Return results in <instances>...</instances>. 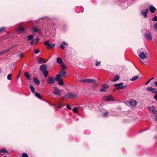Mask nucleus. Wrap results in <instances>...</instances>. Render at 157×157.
<instances>
[{"mask_svg":"<svg viewBox=\"0 0 157 157\" xmlns=\"http://www.w3.org/2000/svg\"><path fill=\"white\" fill-rule=\"evenodd\" d=\"M60 47L63 49H64L65 48V47H64V45H63V44H61L60 45Z\"/></svg>","mask_w":157,"mask_h":157,"instance_id":"nucleus-47","label":"nucleus"},{"mask_svg":"<svg viewBox=\"0 0 157 157\" xmlns=\"http://www.w3.org/2000/svg\"><path fill=\"white\" fill-rule=\"evenodd\" d=\"M155 118H157V115L155 117Z\"/></svg>","mask_w":157,"mask_h":157,"instance_id":"nucleus-63","label":"nucleus"},{"mask_svg":"<svg viewBox=\"0 0 157 157\" xmlns=\"http://www.w3.org/2000/svg\"><path fill=\"white\" fill-rule=\"evenodd\" d=\"M42 72H43V74L44 76H45V77H46L47 76L48 71V70H47L44 71Z\"/></svg>","mask_w":157,"mask_h":157,"instance_id":"nucleus-21","label":"nucleus"},{"mask_svg":"<svg viewBox=\"0 0 157 157\" xmlns=\"http://www.w3.org/2000/svg\"><path fill=\"white\" fill-rule=\"evenodd\" d=\"M86 79H82L79 80L80 82H85L86 83Z\"/></svg>","mask_w":157,"mask_h":157,"instance_id":"nucleus-41","label":"nucleus"},{"mask_svg":"<svg viewBox=\"0 0 157 157\" xmlns=\"http://www.w3.org/2000/svg\"><path fill=\"white\" fill-rule=\"evenodd\" d=\"M144 36L146 38L149 40H152L151 33L149 31H146L145 33Z\"/></svg>","mask_w":157,"mask_h":157,"instance_id":"nucleus-5","label":"nucleus"},{"mask_svg":"<svg viewBox=\"0 0 157 157\" xmlns=\"http://www.w3.org/2000/svg\"><path fill=\"white\" fill-rule=\"evenodd\" d=\"M62 106H61V105H59L57 106V107L59 108H60L61 107H62Z\"/></svg>","mask_w":157,"mask_h":157,"instance_id":"nucleus-52","label":"nucleus"},{"mask_svg":"<svg viewBox=\"0 0 157 157\" xmlns=\"http://www.w3.org/2000/svg\"><path fill=\"white\" fill-rule=\"evenodd\" d=\"M30 90H31V91H32V92L34 93L35 92V88H34L30 84Z\"/></svg>","mask_w":157,"mask_h":157,"instance_id":"nucleus-28","label":"nucleus"},{"mask_svg":"<svg viewBox=\"0 0 157 157\" xmlns=\"http://www.w3.org/2000/svg\"><path fill=\"white\" fill-rule=\"evenodd\" d=\"M4 157H7V156H4Z\"/></svg>","mask_w":157,"mask_h":157,"instance_id":"nucleus-64","label":"nucleus"},{"mask_svg":"<svg viewBox=\"0 0 157 157\" xmlns=\"http://www.w3.org/2000/svg\"><path fill=\"white\" fill-rule=\"evenodd\" d=\"M32 31L34 33H40L41 32V29L37 26H33L32 28Z\"/></svg>","mask_w":157,"mask_h":157,"instance_id":"nucleus-7","label":"nucleus"},{"mask_svg":"<svg viewBox=\"0 0 157 157\" xmlns=\"http://www.w3.org/2000/svg\"><path fill=\"white\" fill-rule=\"evenodd\" d=\"M96 80L91 79H86V83H95Z\"/></svg>","mask_w":157,"mask_h":157,"instance_id":"nucleus-16","label":"nucleus"},{"mask_svg":"<svg viewBox=\"0 0 157 157\" xmlns=\"http://www.w3.org/2000/svg\"><path fill=\"white\" fill-rule=\"evenodd\" d=\"M129 104L132 106L135 107L137 105V102L135 100H131L129 101Z\"/></svg>","mask_w":157,"mask_h":157,"instance_id":"nucleus-10","label":"nucleus"},{"mask_svg":"<svg viewBox=\"0 0 157 157\" xmlns=\"http://www.w3.org/2000/svg\"><path fill=\"white\" fill-rule=\"evenodd\" d=\"M150 10L151 12L152 13H154L155 11L156 10L155 8L153 6H150Z\"/></svg>","mask_w":157,"mask_h":157,"instance_id":"nucleus-19","label":"nucleus"},{"mask_svg":"<svg viewBox=\"0 0 157 157\" xmlns=\"http://www.w3.org/2000/svg\"><path fill=\"white\" fill-rule=\"evenodd\" d=\"M35 95L36 97L38 98H39L41 99L40 95L39 93L37 92H35Z\"/></svg>","mask_w":157,"mask_h":157,"instance_id":"nucleus-25","label":"nucleus"},{"mask_svg":"<svg viewBox=\"0 0 157 157\" xmlns=\"http://www.w3.org/2000/svg\"><path fill=\"white\" fill-rule=\"evenodd\" d=\"M152 21H157V16H155L152 19Z\"/></svg>","mask_w":157,"mask_h":157,"instance_id":"nucleus-38","label":"nucleus"},{"mask_svg":"<svg viewBox=\"0 0 157 157\" xmlns=\"http://www.w3.org/2000/svg\"><path fill=\"white\" fill-rule=\"evenodd\" d=\"M105 100L106 101H114V100L113 99V97H112V96H110V95L109 96H107V97H106V98Z\"/></svg>","mask_w":157,"mask_h":157,"instance_id":"nucleus-18","label":"nucleus"},{"mask_svg":"<svg viewBox=\"0 0 157 157\" xmlns=\"http://www.w3.org/2000/svg\"><path fill=\"white\" fill-rule=\"evenodd\" d=\"M47 70V65L45 64H42L40 67V70L41 72H42Z\"/></svg>","mask_w":157,"mask_h":157,"instance_id":"nucleus-14","label":"nucleus"},{"mask_svg":"<svg viewBox=\"0 0 157 157\" xmlns=\"http://www.w3.org/2000/svg\"><path fill=\"white\" fill-rule=\"evenodd\" d=\"M140 61L142 63V64H144V63L142 62L141 60H140Z\"/></svg>","mask_w":157,"mask_h":157,"instance_id":"nucleus-60","label":"nucleus"},{"mask_svg":"<svg viewBox=\"0 0 157 157\" xmlns=\"http://www.w3.org/2000/svg\"><path fill=\"white\" fill-rule=\"evenodd\" d=\"M113 90H114V91H115L116 90H117L116 89V88H115V89H114Z\"/></svg>","mask_w":157,"mask_h":157,"instance_id":"nucleus-59","label":"nucleus"},{"mask_svg":"<svg viewBox=\"0 0 157 157\" xmlns=\"http://www.w3.org/2000/svg\"><path fill=\"white\" fill-rule=\"evenodd\" d=\"M108 114V112L107 111H105L103 113V117H107Z\"/></svg>","mask_w":157,"mask_h":157,"instance_id":"nucleus-33","label":"nucleus"},{"mask_svg":"<svg viewBox=\"0 0 157 157\" xmlns=\"http://www.w3.org/2000/svg\"><path fill=\"white\" fill-rule=\"evenodd\" d=\"M10 49H6L4 51H3L2 52H0V55L3 54L9 51Z\"/></svg>","mask_w":157,"mask_h":157,"instance_id":"nucleus-30","label":"nucleus"},{"mask_svg":"<svg viewBox=\"0 0 157 157\" xmlns=\"http://www.w3.org/2000/svg\"><path fill=\"white\" fill-rule=\"evenodd\" d=\"M139 77V76H134L132 78L130 79V80L132 81H135L138 79Z\"/></svg>","mask_w":157,"mask_h":157,"instance_id":"nucleus-20","label":"nucleus"},{"mask_svg":"<svg viewBox=\"0 0 157 157\" xmlns=\"http://www.w3.org/2000/svg\"><path fill=\"white\" fill-rule=\"evenodd\" d=\"M22 157H28V156L27 153H23L22 154Z\"/></svg>","mask_w":157,"mask_h":157,"instance_id":"nucleus-37","label":"nucleus"},{"mask_svg":"<svg viewBox=\"0 0 157 157\" xmlns=\"http://www.w3.org/2000/svg\"><path fill=\"white\" fill-rule=\"evenodd\" d=\"M154 121L155 123H157V118H155L154 120Z\"/></svg>","mask_w":157,"mask_h":157,"instance_id":"nucleus-54","label":"nucleus"},{"mask_svg":"<svg viewBox=\"0 0 157 157\" xmlns=\"http://www.w3.org/2000/svg\"><path fill=\"white\" fill-rule=\"evenodd\" d=\"M155 95L154 96V98L157 101V94H155Z\"/></svg>","mask_w":157,"mask_h":157,"instance_id":"nucleus-50","label":"nucleus"},{"mask_svg":"<svg viewBox=\"0 0 157 157\" xmlns=\"http://www.w3.org/2000/svg\"><path fill=\"white\" fill-rule=\"evenodd\" d=\"M49 41L48 40H47L46 42L44 43V44L48 47L50 44L49 43Z\"/></svg>","mask_w":157,"mask_h":157,"instance_id":"nucleus-34","label":"nucleus"},{"mask_svg":"<svg viewBox=\"0 0 157 157\" xmlns=\"http://www.w3.org/2000/svg\"><path fill=\"white\" fill-rule=\"evenodd\" d=\"M119 77L118 75H116L114 78V79L112 80V81L115 82L117 81L119 78Z\"/></svg>","mask_w":157,"mask_h":157,"instance_id":"nucleus-23","label":"nucleus"},{"mask_svg":"<svg viewBox=\"0 0 157 157\" xmlns=\"http://www.w3.org/2000/svg\"><path fill=\"white\" fill-rule=\"evenodd\" d=\"M143 49L141 48L138 50V53H139V57L142 59H144L146 57V54L143 51Z\"/></svg>","mask_w":157,"mask_h":157,"instance_id":"nucleus-2","label":"nucleus"},{"mask_svg":"<svg viewBox=\"0 0 157 157\" xmlns=\"http://www.w3.org/2000/svg\"><path fill=\"white\" fill-rule=\"evenodd\" d=\"M127 87V85H125L124 86L122 85L121 87V89H125Z\"/></svg>","mask_w":157,"mask_h":157,"instance_id":"nucleus-43","label":"nucleus"},{"mask_svg":"<svg viewBox=\"0 0 157 157\" xmlns=\"http://www.w3.org/2000/svg\"><path fill=\"white\" fill-rule=\"evenodd\" d=\"M33 41L34 42V43L36 44L37 43V42L38 41L39 39L38 38H35V39H33Z\"/></svg>","mask_w":157,"mask_h":157,"instance_id":"nucleus-40","label":"nucleus"},{"mask_svg":"<svg viewBox=\"0 0 157 157\" xmlns=\"http://www.w3.org/2000/svg\"><path fill=\"white\" fill-rule=\"evenodd\" d=\"M148 11V9H146L145 10H142L141 12V13L142 15L144 16V18H146L147 17V13Z\"/></svg>","mask_w":157,"mask_h":157,"instance_id":"nucleus-15","label":"nucleus"},{"mask_svg":"<svg viewBox=\"0 0 157 157\" xmlns=\"http://www.w3.org/2000/svg\"><path fill=\"white\" fill-rule=\"evenodd\" d=\"M147 90L148 91H151L152 93H154L155 94H157V91L155 88H152L150 87L147 88Z\"/></svg>","mask_w":157,"mask_h":157,"instance_id":"nucleus-11","label":"nucleus"},{"mask_svg":"<svg viewBox=\"0 0 157 157\" xmlns=\"http://www.w3.org/2000/svg\"><path fill=\"white\" fill-rule=\"evenodd\" d=\"M34 43V42L33 41V40L30 43V44L31 45H33Z\"/></svg>","mask_w":157,"mask_h":157,"instance_id":"nucleus-51","label":"nucleus"},{"mask_svg":"<svg viewBox=\"0 0 157 157\" xmlns=\"http://www.w3.org/2000/svg\"><path fill=\"white\" fill-rule=\"evenodd\" d=\"M55 44L54 43L50 44L48 48H53L55 47Z\"/></svg>","mask_w":157,"mask_h":157,"instance_id":"nucleus-31","label":"nucleus"},{"mask_svg":"<svg viewBox=\"0 0 157 157\" xmlns=\"http://www.w3.org/2000/svg\"><path fill=\"white\" fill-rule=\"evenodd\" d=\"M62 44L63 45L67 46V44L65 41H63L62 43Z\"/></svg>","mask_w":157,"mask_h":157,"instance_id":"nucleus-42","label":"nucleus"},{"mask_svg":"<svg viewBox=\"0 0 157 157\" xmlns=\"http://www.w3.org/2000/svg\"><path fill=\"white\" fill-rule=\"evenodd\" d=\"M77 97V95L71 93H67L65 96L63 97V98H74Z\"/></svg>","mask_w":157,"mask_h":157,"instance_id":"nucleus-3","label":"nucleus"},{"mask_svg":"<svg viewBox=\"0 0 157 157\" xmlns=\"http://www.w3.org/2000/svg\"><path fill=\"white\" fill-rule=\"evenodd\" d=\"M64 66H63V68L59 72V74L63 77H65L66 75V72L64 70Z\"/></svg>","mask_w":157,"mask_h":157,"instance_id":"nucleus-12","label":"nucleus"},{"mask_svg":"<svg viewBox=\"0 0 157 157\" xmlns=\"http://www.w3.org/2000/svg\"><path fill=\"white\" fill-rule=\"evenodd\" d=\"M34 82L36 85H38L40 84V82L38 79L36 77H34L33 78Z\"/></svg>","mask_w":157,"mask_h":157,"instance_id":"nucleus-17","label":"nucleus"},{"mask_svg":"<svg viewBox=\"0 0 157 157\" xmlns=\"http://www.w3.org/2000/svg\"><path fill=\"white\" fill-rule=\"evenodd\" d=\"M61 90L56 87H54V94L60 96L61 95Z\"/></svg>","mask_w":157,"mask_h":157,"instance_id":"nucleus-8","label":"nucleus"},{"mask_svg":"<svg viewBox=\"0 0 157 157\" xmlns=\"http://www.w3.org/2000/svg\"><path fill=\"white\" fill-rule=\"evenodd\" d=\"M79 109V107H78L77 108L74 107L73 109V111L75 113H77Z\"/></svg>","mask_w":157,"mask_h":157,"instance_id":"nucleus-24","label":"nucleus"},{"mask_svg":"<svg viewBox=\"0 0 157 157\" xmlns=\"http://www.w3.org/2000/svg\"><path fill=\"white\" fill-rule=\"evenodd\" d=\"M0 152L1 153H7V151L5 149H2L0 150Z\"/></svg>","mask_w":157,"mask_h":157,"instance_id":"nucleus-39","label":"nucleus"},{"mask_svg":"<svg viewBox=\"0 0 157 157\" xmlns=\"http://www.w3.org/2000/svg\"><path fill=\"white\" fill-rule=\"evenodd\" d=\"M67 108L69 110H71V107L69 105H67Z\"/></svg>","mask_w":157,"mask_h":157,"instance_id":"nucleus-46","label":"nucleus"},{"mask_svg":"<svg viewBox=\"0 0 157 157\" xmlns=\"http://www.w3.org/2000/svg\"><path fill=\"white\" fill-rule=\"evenodd\" d=\"M34 52L36 54L38 53L39 52V50L38 49H36L34 50Z\"/></svg>","mask_w":157,"mask_h":157,"instance_id":"nucleus-45","label":"nucleus"},{"mask_svg":"<svg viewBox=\"0 0 157 157\" xmlns=\"http://www.w3.org/2000/svg\"><path fill=\"white\" fill-rule=\"evenodd\" d=\"M2 71V70L1 68L0 67V73H1V72Z\"/></svg>","mask_w":157,"mask_h":157,"instance_id":"nucleus-58","label":"nucleus"},{"mask_svg":"<svg viewBox=\"0 0 157 157\" xmlns=\"http://www.w3.org/2000/svg\"><path fill=\"white\" fill-rule=\"evenodd\" d=\"M34 36L32 35L29 36H27V38L29 41H30L33 39Z\"/></svg>","mask_w":157,"mask_h":157,"instance_id":"nucleus-22","label":"nucleus"},{"mask_svg":"<svg viewBox=\"0 0 157 157\" xmlns=\"http://www.w3.org/2000/svg\"><path fill=\"white\" fill-rule=\"evenodd\" d=\"M151 81V79H150L145 84V85H147L149 84V83Z\"/></svg>","mask_w":157,"mask_h":157,"instance_id":"nucleus-48","label":"nucleus"},{"mask_svg":"<svg viewBox=\"0 0 157 157\" xmlns=\"http://www.w3.org/2000/svg\"><path fill=\"white\" fill-rule=\"evenodd\" d=\"M123 85V83L122 82H121L119 84H118V86H120L121 87V86Z\"/></svg>","mask_w":157,"mask_h":157,"instance_id":"nucleus-49","label":"nucleus"},{"mask_svg":"<svg viewBox=\"0 0 157 157\" xmlns=\"http://www.w3.org/2000/svg\"><path fill=\"white\" fill-rule=\"evenodd\" d=\"M95 65L96 66H98V65H99L101 63V61L98 62L97 61V60H95Z\"/></svg>","mask_w":157,"mask_h":157,"instance_id":"nucleus-36","label":"nucleus"},{"mask_svg":"<svg viewBox=\"0 0 157 157\" xmlns=\"http://www.w3.org/2000/svg\"><path fill=\"white\" fill-rule=\"evenodd\" d=\"M155 86L156 87H157V81H156L155 82Z\"/></svg>","mask_w":157,"mask_h":157,"instance_id":"nucleus-53","label":"nucleus"},{"mask_svg":"<svg viewBox=\"0 0 157 157\" xmlns=\"http://www.w3.org/2000/svg\"><path fill=\"white\" fill-rule=\"evenodd\" d=\"M114 86H118V84H116L114 85Z\"/></svg>","mask_w":157,"mask_h":157,"instance_id":"nucleus-57","label":"nucleus"},{"mask_svg":"<svg viewBox=\"0 0 157 157\" xmlns=\"http://www.w3.org/2000/svg\"><path fill=\"white\" fill-rule=\"evenodd\" d=\"M55 78L50 77L47 80V82L48 84H53L55 83Z\"/></svg>","mask_w":157,"mask_h":157,"instance_id":"nucleus-6","label":"nucleus"},{"mask_svg":"<svg viewBox=\"0 0 157 157\" xmlns=\"http://www.w3.org/2000/svg\"><path fill=\"white\" fill-rule=\"evenodd\" d=\"M61 76L59 74L57 75L55 78L56 81H58V84L60 86H62L64 83L63 81V79L61 78Z\"/></svg>","mask_w":157,"mask_h":157,"instance_id":"nucleus-1","label":"nucleus"},{"mask_svg":"<svg viewBox=\"0 0 157 157\" xmlns=\"http://www.w3.org/2000/svg\"><path fill=\"white\" fill-rule=\"evenodd\" d=\"M153 30L154 31H157V22L155 23L153 25Z\"/></svg>","mask_w":157,"mask_h":157,"instance_id":"nucleus-26","label":"nucleus"},{"mask_svg":"<svg viewBox=\"0 0 157 157\" xmlns=\"http://www.w3.org/2000/svg\"><path fill=\"white\" fill-rule=\"evenodd\" d=\"M19 56L20 57H22V54H19Z\"/></svg>","mask_w":157,"mask_h":157,"instance_id":"nucleus-55","label":"nucleus"},{"mask_svg":"<svg viewBox=\"0 0 157 157\" xmlns=\"http://www.w3.org/2000/svg\"><path fill=\"white\" fill-rule=\"evenodd\" d=\"M109 86L106 85H103L101 86V88L100 89V91L101 92H105L107 91L108 89Z\"/></svg>","mask_w":157,"mask_h":157,"instance_id":"nucleus-9","label":"nucleus"},{"mask_svg":"<svg viewBox=\"0 0 157 157\" xmlns=\"http://www.w3.org/2000/svg\"><path fill=\"white\" fill-rule=\"evenodd\" d=\"M6 29L5 27H3L0 28V34L3 32L4 30Z\"/></svg>","mask_w":157,"mask_h":157,"instance_id":"nucleus-35","label":"nucleus"},{"mask_svg":"<svg viewBox=\"0 0 157 157\" xmlns=\"http://www.w3.org/2000/svg\"><path fill=\"white\" fill-rule=\"evenodd\" d=\"M120 89H121V87H117V88H116V89L117 90H119Z\"/></svg>","mask_w":157,"mask_h":157,"instance_id":"nucleus-56","label":"nucleus"},{"mask_svg":"<svg viewBox=\"0 0 157 157\" xmlns=\"http://www.w3.org/2000/svg\"><path fill=\"white\" fill-rule=\"evenodd\" d=\"M19 30L20 32H22L25 30V29L23 28H20L19 29Z\"/></svg>","mask_w":157,"mask_h":157,"instance_id":"nucleus-44","label":"nucleus"},{"mask_svg":"<svg viewBox=\"0 0 157 157\" xmlns=\"http://www.w3.org/2000/svg\"><path fill=\"white\" fill-rule=\"evenodd\" d=\"M147 109L152 114H157V110L153 106H149L147 107Z\"/></svg>","mask_w":157,"mask_h":157,"instance_id":"nucleus-4","label":"nucleus"},{"mask_svg":"<svg viewBox=\"0 0 157 157\" xmlns=\"http://www.w3.org/2000/svg\"><path fill=\"white\" fill-rule=\"evenodd\" d=\"M25 75L26 78L28 80L30 79V76L29 74L27 72H25Z\"/></svg>","mask_w":157,"mask_h":157,"instance_id":"nucleus-29","label":"nucleus"},{"mask_svg":"<svg viewBox=\"0 0 157 157\" xmlns=\"http://www.w3.org/2000/svg\"><path fill=\"white\" fill-rule=\"evenodd\" d=\"M38 61V63H45L47 62V61L44 59L42 58L41 57H39L37 59Z\"/></svg>","mask_w":157,"mask_h":157,"instance_id":"nucleus-13","label":"nucleus"},{"mask_svg":"<svg viewBox=\"0 0 157 157\" xmlns=\"http://www.w3.org/2000/svg\"><path fill=\"white\" fill-rule=\"evenodd\" d=\"M153 77H152V78H151V79H151V80L153 79Z\"/></svg>","mask_w":157,"mask_h":157,"instance_id":"nucleus-62","label":"nucleus"},{"mask_svg":"<svg viewBox=\"0 0 157 157\" xmlns=\"http://www.w3.org/2000/svg\"><path fill=\"white\" fill-rule=\"evenodd\" d=\"M19 76H20V75H19L18 76H17V78H19Z\"/></svg>","mask_w":157,"mask_h":157,"instance_id":"nucleus-61","label":"nucleus"},{"mask_svg":"<svg viewBox=\"0 0 157 157\" xmlns=\"http://www.w3.org/2000/svg\"><path fill=\"white\" fill-rule=\"evenodd\" d=\"M12 75V74H8L7 76V79L8 80H11V79Z\"/></svg>","mask_w":157,"mask_h":157,"instance_id":"nucleus-32","label":"nucleus"},{"mask_svg":"<svg viewBox=\"0 0 157 157\" xmlns=\"http://www.w3.org/2000/svg\"><path fill=\"white\" fill-rule=\"evenodd\" d=\"M57 62L59 64H61L62 63V59L59 57H58L57 58Z\"/></svg>","mask_w":157,"mask_h":157,"instance_id":"nucleus-27","label":"nucleus"}]
</instances>
